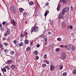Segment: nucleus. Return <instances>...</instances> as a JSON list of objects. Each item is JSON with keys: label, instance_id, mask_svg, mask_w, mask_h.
I'll return each instance as SVG.
<instances>
[{"label": "nucleus", "instance_id": "1", "mask_svg": "<svg viewBox=\"0 0 76 76\" xmlns=\"http://www.w3.org/2000/svg\"><path fill=\"white\" fill-rule=\"evenodd\" d=\"M32 31L31 32H38L39 31V28L37 27V26H34V27H32L31 29Z\"/></svg>", "mask_w": 76, "mask_h": 76}, {"label": "nucleus", "instance_id": "2", "mask_svg": "<svg viewBox=\"0 0 76 76\" xmlns=\"http://www.w3.org/2000/svg\"><path fill=\"white\" fill-rule=\"evenodd\" d=\"M69 10V7H66L64 8L61 11V12L63 14H65V12L67 13Z\"/></svg>", "mask_w": 76, "mask_h": 76}, {"label": "nucleus", "instance_id": "3", "mask_svg": "<svg viewBox=\"0 0 76 76\" xmlns=\"http://www.w3.org/2000/svg\"><path fill=\"white\" fill-rule=\"evenodd\" d=\"M61 58L62 60H64L66 58V53L65 52H64L61 54Z\"/></svg>", "mask_w": 76, "mask_h": 76}, {"label": "nucleus", "instance_id": "4", "mask_svg": "<svg viewBox=\"0 0 76 76\" xmlns=\"http://www.w3.org/2000/svg\"><path fill=\"white\" fill-rule=\"evenodd\" d=\"M64 14H63V12H61L58 16L59 19H61V18L62 19H64V18H65V17L64 15Z\"/></svg>", "mask_w": 76, "mask_h": 76}, {"label": "nucleus", "instance_id": "5", "mask_svg": "<svg viewBox=\"0 0 76 76\" xmlns=\"http://www.w3.org/2000/svg\"><path fill=\"white\" fill-rule=\"evenodd\" d=\"M10 10L11 11V12L13 13H15L16 12V10L15 9V7L12 6H11L10 7Z\"/></svg>", "mask_w": 76, "mask_h": 76}, {"label": "nucleus", "instance_id": "6", "mask_svg": "<svg viewBox=\"0 0 76 76\" xmlns=\"http://www.w3.org/2000/svg\"><path fill=\"white\" fill-rule=\"evenodd\" d=\"M54 69V66L52 65L50 66V70L51 71H53Z\"/></svg>", "mask_w": 76, "mask_h": 76}, {"label": "nucleus", "instance_id": "7", "mask_svg": "<svg viewBox=\"0 0 76 76\" xmlns=\"http://www.w3.org/2000/svg\"><path fill=\"white\" fill-rule=\"evenodd\" d=\"M16 21L13 20H12L11 22V23H12V24H13V25H16Z\"/></svg>", "mask_w": 76, "mask_h": 76}, {"label": "nucleus", "instance_id": "8", "mask_svg": "<svg viewBox=\"0 0 76 76\" xmlns=\"http://www.w3.org/2000/svg\"><path fill=\"white\" fill-rule=\"evenodd\" d=\"M13 63V61L12 60H8L7 61V64H11V63Z\"/></svg>", "mask_w": 76, "mask_h": 76}, {"label": "nucleus", "instance_id": "9", "mask_svg": "<svg viewBox=\"0 0 76 76\" xmlns=\"http://www.w3.org/2000/svg\"><path fill=\"white\" fill-rule=\"evenodd\" d=\"M67 28L68 29H73V26L72 25H70L69 26H68L67 27Z\"/></svg>", "mask_w": 76, "mask_h": 76}, {"label": "nucleus", "instance_id": "10", "mask_svg": "<svg viewBox=\"0 0 76 76\" xmlns=\"http://www.w3.org/2000/svg\"><path fill=\"white\" fill-rule=\"evenodd\" d=\"M69 0H61V1H62L63 3L64 4H65Z\"/></svg>", "mask_w": 76, "mask_h": 76}, {"label": "nucleus", "instance_id": "11", "mask_svg": "<svg viewBox=\"0 0 76 76\" xmlns=\"http://www.w3.org/2000/svg\"><path fill=\"white\" fill-rule=\"evenodd\" d=\"M49 13V11L48 10H47L46 12H45V16L46 17L47 16V15L48 13Z\"/></svg>", "mask_w": 76, "mask_h": 76}, {"label": "nucleus", "instance_id": "12", "mask_svg": "<svg viewBox=\"0 0 76 76\" xmlns=\"http://www.w3.org/2000/svg\"><path fill=\"white\" fill-rule=\"evenodd\" d=\"M1 71L3 72V73H4V72H6V68L4 67L3 69V68H1Z\"/></svg>", "mask_w": 76, "mask_h": 76}, {"label": "nucleus", "instance_id": "13", "mask_svg": "<svg viewBox=\"0 0 76 76\" xmlns=\"http://www.w3.org/2000/svg\"><path fill=\"white\" fill-rule=\"evenodd\" d=\"M61 7V5H58L57 8V11H59L60 10Z\"/></svg>", "mask_w": 76, "mask_h": 76}, {"label": "nucleus", "instance_id": "14", "mask_svg": "<svg viewBox=\"0 0 76 76\" xmlns=\"http://www.w3.org/2000/svg\"><path fill=\"white\" fill-rule=\"evenodd\" d=\"M33 53H34V55H35V56H37L38 54V51H34V52Z\"/></svg>", "mask_w": 76, "mask_h": 76}, {"label": "nucleus", "instance_id": "15", "mask_svg": "<svg viewBox=\"0 0 76 76\" xmlns=\"http://www.w3.org/2000/svg\"><path fill=\"white\" fill-rule=\"evenodd\" d=\"M4 52L5 53H9V50L7 49H4Z\"/></svg>", "mask_w": 76, "mask_h": 76}, {"label": "nucleus", "instance_id": "16", "mask_svg": "<svg viewBox=\"0 0 76 76\" xmlns=\"http://www.w3.org/2000/svg\"><path fill=\"white\" fill-rule=\"evenodd\" d=\"M26 51L27 52H28L30 50V48L29 47H28L26 49Z\"/></svg>", "mask_w": 76, "mask_h": 76}, {"label": "nucleus", "instance_id": "17", "mask_svg": "<svg viewBox=\"0 0 76 76\" xmlns=\"http://www.w3.org/2000/svg\"><path fill=\"white\" fill-rule=\"evenodd\" d=\"M62 27H66V24L64 23H62Z\"/></svg>", "mask_w": 76, "mask_h": 76}, {"label": "nucleus", "instance_id": "18", "mask_svg": "<svg viewBox=\"0 0 76 76\" xmlns=\"http://www.w3.org/2000/svg\"><path fill=\"white\" fill-rule=\"evenodd\" d=\"M44 62L45 63H46V64H49V62L47 60H45L44 61Z\"/></svg>", "mask_w": 76, "mask_h": 76}, {"label": "nucleus", "instance_id": "19", "mask_svg": "<svg viewBox=\"0 0 76 76\" xmlns=\"http://www.w3.org/2000/svg\"><path fill=\"white\" fill-rule=\"evenodd\" d=\"M29 4L30 6H32L33 4H34V2L32 1H31L29 3Z\"/></svg>", "mask_w": 76, "mask_h": 76}, {"label": "nucleus", "instance_id": "20", "mask_svg": "<svg viewBox=\"0 0 76 76\" xmlns=\"http://www.w3.org/2000/svg\"><path fill=\"white\" fill-rule=\"evenodd\" d=\"M59 67L60 70H61V69H63V65H60L59 66Z\"/></svg>", "mask_w": 76, "mask_h": 76}, {"label": "nucleus", "instance_id": "21", "mask_svg": "<svg viewBox=\"0 0 76 76\" xmlns=\"http://www.w3.org/2000/svg\"><path fill=\"white\" fill-rule=\"evenodd\" d=\"M10 54L11 55H13L15 54V52L14 51H11V52H10Z\"/></svg>", "mask_w": 76, "mask_h": 76}, {"label": "nucleus", "instance_id": "22", "mask_svg": "<svg viewBox=\"0 0 76 76\" xmlns=\"http://www.w3.org/2000/svg\"><path fill=\"white\" fill-rule=\"evenodd\" d=\"M6 34H7V35H9V34H10V31L9 30H7Z\"/></svg>", "mask_w": 76, "mask_h": 76}, {"label": "nucleus", "instance_id": "23", "mask_svg": "<svg viewBox=\"0 0 76 76\" xmlns=\"http://www.w3.org/2000/svg\"><path fill=\"white\" fill-rule=\"evenodd\" d=\"M20 12H22L23 11V9L22 8H20L19 9Z\"/></svg>", "mask_w": 76, "mask_h": 76}, {"label": "nucleus", "instance_id": "24", "mask_svg": "<svg viewBox=\"0 0 76 76\" xmlns=\"http://www.w3.org/2000/svg\"><path fill=\"white\" fill-rule=\"evenodd\" d=\"M72 73H73V74H76V69H74L73 70Z\"/></svg>", "mask_w": 76, "mask_h": 76}, {"label": "nucleus", "instance_id": "25", "mask_svg": "<svg viewBox=\"0 0 76 76\" xmlns=\"http://www.w3.org/2000/svg\"><path fill=\"white\" fill-rule=\"evenodd\" d=\"M72 51H75V46L72 47Z\"/></svg>", "mask_w": 76, "mask_h": 76}, {"label": "nucleus", "instance_id": "26", "mask_svg": "<svg viewBox=\"0 0 76 76\" xmlns=\"http://www.w3.org/2000/svg\"><path fill=\"white\" fill-rule=\"evenodd\" d=\"M50 23L51 25H53V20H50Z\"/></svg>", "mask_w": 76, "mask_h": 76}, {"label": "nucleus", "instance_id": "27", "mask_svg": "<svg viewBox=\"0 0 76 76\" xmlns=\"http://www.w3.org/2000/svg\"><path fill=\"white\" fill-rule=\"evenodd\" d=\"M25 44H28L29 43V41L28 40H26L25 41Z\"/></svg>", "mask_w": 76, "mask_h": 76}, {"label": "nucleus", "instance_id": "28", "mask_svg": "<svg viewBox=\"0 0 76 76\" xmlns=\"http://www.w3.org/2000/svg\"><path fill=\"white\" fill-rule=\"evenodd\" d=\"M39 58V57H38V56H36L35 57V60H38Z\"/></svg>", "mask_w": 76, "mask_h": 76}, {"label": "nucleus", "instance_id": "29", "mask_svg": "<svg viewBox=\"0 0 76 76\" xmlns=\"http://www.w3.org/2000/svg\"><path fill=\"white\" fill-rule=\"evenodd\" d=\"M15 65H12L11 66V68H12V69H14V68H15Z\"/></svg>", "mask_w": 76, "mask_h": 76}, {"label": "nucleus", "instance_id": "30", "mask_svg": "<svg viewBox=\"0 0 76 76\" xmlns=\"http://www.w3.org/2000/svg\"><path fill=\"white\" fill-rule=\"evenodd\" d=\"M19 46H20V47H21V46H22V45H23V42H20V43L19 44Z\"/></svg>", "mask_w": 76, "mask_h": 76}, {"label": "nucleus", "instance_id": "31", "mask_svg": "<svg viewBox=\"0 0 76 76\" xmlns=\"http://www.w3.org/2000/svg\"><path fill=\"white\" fill-rule=\"evenodd\" d=\"M62 75L63 76H66V75H67V73H66V72H64V73H63V74H62Z\"/></svg>", "mask_w": 76, "mask_h": 76}, {"label": "nucleus", "instance_id": "32", "mask_svg": "<svg viewBox=\"0 0 76 76\" xmlns=\"http://www.w3.org/2000/svg\"><path fill=\"white\" fill-rule=\"evenodd\" d=\"M13 42L15 44H17V42H18V41L16 40H15L13 41Z\"/></svg>", "mask_w": 76, "mask_h": 76}, {"label": "nucleus", "instance_id": "33", "mask_svg": "<svg viewBox=\"0 0 76 76\" xmlns=\"http://www.w3.org/2000/svg\"><path fill=\"white\" fill-rule=\"evenodd\" d=\"M4 45H5V46H7V45H8V43H6V42H4L3 43Z\"/></svg>", "mask_w": 76, "mask_h": 76}, {"label": "nucleus", "instance_id": "34", "mask_svg": "<svg viewBox=\"0 0 76 76\" xmlns=\"http://www.w3.org/2000/svg\"><path fill=\"white\" fill-rule=\"evenodd\" d=\"M59 51H60V49L59 48H57L56 49V51L57 52H59Z\"/></svg>", "mask_w": 76, "mask_h": 76}, {"label": "nucleus", "instance_id": "35", "mask_svg": "<svg viewBox=\"0 0 76 76\" xmlns=\"http://www.w3.org/2000/svg\"><path fill=\"white\" fill-rule=\"evenodd\" d=\"M57 40L58 41H61V39L60 38H58L57 39Z\"/></svg>", "mask_w": 76, "mask_h": 76}, {"label": "nucleus", "instance_id": "36", "mask_svg": "<svg viewBox=\"0 0 76 76\" xmlns=\"http://www.w3.org/2000/svg\"><path fill=\"white\" fill-rule=\"evenodd\" d=\"M47 66V65L45 64H42V66L43 67H45V66Z\"/></svg>", "mask_w": 76, "mask_h": 76}, {"label": "nucleus", "instance_id": "37", "mask_svg": "<svg viewBox=\"0 0 76 76\" xmlns=\"http://www.w3.org/2000/svg\"><path fill=\"white\" fill-rule=\"evenodd\" d=\"M20 37H25V35L23 34H21V35H20Z\"/></svg>", "mask_w": 76, "mask_h": 76}, {"label": "nucleus", "instance_id": "38", "mask_svg": "<svg viewBox=\"0 0 76 76\" xmlns=\"http://www.w3.org/2000/svg\"><path fill=\"white\" fill-rule=\"evenodd\" d=\"M48 5H49V3L48 2L46 3L45 6H48Z\"/></svg>", "mask_w": 76, "mask_h": 76}, {"label": "nucleus", "instance_id": "39", "mask_svg": "<svg viewBox=\"0 0 76 76\" xmlns=\"http://www.w3.org/2000/svg\"><path fill=\"white\" fill-rule=\"evenodd\" d=\"M4 28L1 27V31H4Z\"/></svg>", "mask_w": 76, "mask_h": 76}, {"label": "nucleus", "instance_id": "40", "mask_svg": "<svg viewBox=\"0 0 76 76\" xmlns=\"http://www.w3.org/2000/svg\"><path fill=\"white\" fill-rule=\"evenodd\" d=\"M70 10H73V7L72 6H71V8H70Z\"/></svg>", "mask_w": 76, "mask_h": 76}, {"label": "nucleus", "instance_id": "41", "mask_svg": "<svg viewBox=\"0 0 76 76\" xmlns=\"http://www.w3.org/2000/svg\"><path fill=\"white\" fill-rule=\"evenodd\" d=\"M24 35H25V36H27V32H24Z\"/></svg>", "mask_w": 76, "mask_h": 76}, {"label": "nucleus", "instance_id": "42", "mask_svg": "<svg viewBox=\"0 0 76 76\" xmlns=\"http://www.w3.org/2000/svg\"><path fill=\"white\" fill-rule=\"evenodd\" d=\"M44 58H47V54H45L44 56Z\"/></svg>", "mask_w": 76, "mask_h": 76}, {"label": "nucleus", "instance_id": "43", "mask_svg": "<svg viewBox=\"0 0 76 76\" xmlns=\"http://www.w3.org/2000/svg\"><path fill=\"white\" fill-rule=\"evenodd\" d=\"M44 39H45V42H47V40H48L47 38H45Z\"/></svg>", "mask_w": 76, "mask_h": 76}, {"label": "nucleus", "instance_id": "44", "mask_svg": "<svg viewBox=\"0 0 76 76\" xmlns=\"http://www.w3.org/2000/svg\"><path fill=\"white\" fill-rule=\"evenodd\" d=\"M23 15L24 16H26V15H27L26 12L24 13Z\"/></svg>", "mask_w": 76, "mask_h": 76}, {"label": "nucleus", "instance_id": "45", "mask_svg": "<svg viewBox=\"0 0 76 76\" xmlns=\"http://www.w3.org/2000/svg\"><path fill=\"white\" fill-rule=\"evenodd\" d=\"M6 37H4L3 39V40H4H4H6Z\"/></svg>", "mask_w": 76, "mask_h": 76}, {"label": "nucleus", "instance_id": "46", "mask_svg": "<svg viewBox=\"0 0 76 76\" xmlns=\"http://www.w3.org/2000/svg\"><path fill=\"white\" fill-rule=\"evenodd\" d=\"M6 24V22H4V21H3L2 23V24L3 25H5V24Z\"/></svg>", "mask_w": 76, "mask_h": 76}, {"label": "nucleus", "instance_id": "47", "mask_svg": "<svg viewBox=\"0 0 76 76\" xmlns=\"http://www.w3.org/2000/svg\"><path fill=\"white\" fill-rule=\"evenodd\" d=\"M68 47V46L67 45H64V48H67Z\"/></svg>", "mask_w": 76, "mask_h": 76}, {"label": "nucleus", "instance_id": "48", "mask_svg": "<svg viewBox=\"0 0 76 76\" xmlns=\"http://www.w3.org/2000/svg\"><path fill=\"white\" fill-rule=\"evenodd\" d=\"M64 45H61V47L62 48H64Z\"/></svg>", "mask_w": 76, "mask_h": 76}, {"label": "nucleus", "instance_id": "49", "mask_svg": "<svg viewBox=\"0 0 76 76\" xmlns=\"http://www.w3.org/2000/svg\"><path fill=\"white\" fill-rule=\"evenodd\" d=\"M37 47H39V44H38L37 45Z\"/></svg>", "mask_w": 76, "mask_h": 76}, {"label": "nucleus", "instance_id": "50", "mask_svg": "<svg viewBox=\"0 0 76 76\" xmlns=\"http://www.w3.org/2000/svg\"><path fill=\"white\" fill-rule=\"evenodd\" d=\"M4 37H7V35H8L6 33V34H4Z\"/></svg>", "mask_w": 76, "mask_h": 76}, {"label": "nucleus", "instance_id": "51", "mask_svg": "<svg viewBox=\"0 0 76 76\" xmlns=\"http://www.w3.org/2000/svg\"><path fill=\"white\" fill-rule=\"evenodd\" d=\"M0 47L1 48H3V45H0Z\"/></svg>", "mask_w": 76, "mask_h": 76}, {"label": "nucleus", "instance_id": "52", "mask_svg": "<svg viewBox=\"0 0 76 76\" xmlns=\"http://www.w3.org/2000/svg\"><path fill=\"white\" fill-rule=\"evenodd\" d=\"M16 46L17 47H19V45H18V44H17L16 45Z\"/></svg>", "mask_w": 76, "mask_h": 76}, {"label": "nucleus", "instance_id": "53", "mask_svg": "<svg viewBox=\"0 0 76 76\" xmlns=\"http://www.w3.org/2000/svg\"><path fill=\"white\" fill-rule=\"evenodd\" d=\"M8 67H9V66H5V68H6V69Z\"/></svg>", "mask_w": 76, "mask_h": 76}, {"label": "nucleus", "instance_id": "54", "mask_svg": "<svg viewBox=\"0 0 76 76\" xmlns=\"http://www.w3.org/2000/svg\"><path fill=\"white\" fill-rule=\"evenodd\" d=\"M48 34L49 35L51 34V32L50 31L48 33Z\"/></svg>", "mask_w": 76, "mask_h": 76}, {"label": "nucleus", "instance_id": "55", "mask_svg": "<svg viewBox=\"0 0 76 76\" xmlns=\"http://www.w3.org/2000/svg\"><path fill=\"white\" fill-rule=\"evenodd\" d=\"M7 70H10V68H9V67H8L7 68Z\"/></svg>", "mask_w": 76, "mask_h": 76}, {"label": "nucleus", "instance_id": "56", "mask_svg": "<svg viewBox=\"0 0 76 76\" xmlns=\"http://www.w3.org/2000/svg\"><path fill=\"white\" fill-rule=\"evenodd\" d=\"M2 26V25L1 24H0V28H1Z\"/></svg>", "mask_w": 76, "mask_h": 76}, {"label": "nucleus", "instance_id": "57", "mask_svg": "<svg viewBox=\"0 0 76 76\" xmlns=\"http://www.w3.org/2000/svg\"><path fill=\"white\" fill-rule=\"evenodd\" d=\"M33 42H31L30 43V45H32Z\"/></svg>", "mask_w": 76, "mask_h": 76}, {"label": "nucleus", "instance_id": "58", "mask_svg": "<svg viewBox=\"0 0 76 76\" xmlns=\"http://www.w3.org/2000/svg\"><path fill=\"white\" fill-rule=\"evenodd\" d=\"M0 54H1V51L0 50Z\"/></svg>", "mask_w": 76, "mask_h": 76}, {"label": "nucleus", "instance_id": "59", "mask_svg": "<svg viewBox=\"0 0 76 76\" xmlns=\"http://www.w3.org/2000/svg\"><path fill=\"white\" fill-rule=\"evenodd\" d=\"M47 42H45V45H47Z\"/></svg>", "mask_w": 76, "mask_h": 76}, {"label": "nucleus", "instance_id": "60", "mask_svg": "<svg viewBox=\"0 0 76 76\" xmlns=\"http://www.w3.org/2000/svg\"><path fill=\"white\" fill-rule=\"evenodd\" d=\"M1 73L0 72V76H1Z\"/></svg>", "mask_w": 76, "mask_h": 76}]
</instances>
